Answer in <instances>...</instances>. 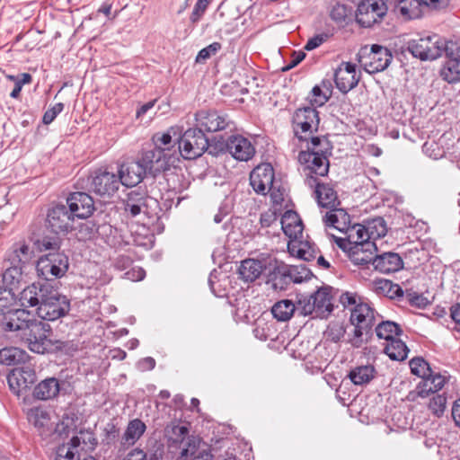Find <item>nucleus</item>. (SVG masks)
Returning <instances> with one entry per match:
<instances>
[{"label":"nucleus","instance_id":"nucleus-10","mask_svg":"<svg viewBox=\"0 0 460 460\" xmlns=\"http://www.w3.org/2000/svg\"><path fill=\"white\" fill-rule=\"evenodd\" d=\"M387 7L379 0H363L357 9L356 21L362 27L369 28L379 22L386 14Z\"/></svg>","mask_w":460,"mask_h":460},{"label":"nucleus","instance_id":"nucleus-45","mask_svg":"<svg viewBox=\"0 0 460 460\" xmlns=\"http://www.w3.org/2000/svg\"><path fill=\"white\" fill-rule=\"evenodd\" d=\"M346 332L347 329L343 322L332 321L328 324L323 334L326 340L337 343L345 336Z\"/></svg>","mask_w":460,"mask_h":460},{"label":"nucleus","instance_id":"nucleus-23","mask_svg":"<svg viewBox=\"0 0 460 460\" xmlns=\"http://www.w3.org/2000/svg\"><path fill=\"white\" fill-rule=\"evenodd\" d=\"M376 250L375 243H356L348 257L355 265L367 266L370 263L374 265Z\"/></svg>","mask_w":460,"mask_h":460},{"label":"nucleus","instance_id":"nucleus-63","mask_svg":"<svg viewBox=\"0 0 460 460\" xmlns=\"http://www.w3.org/2000/svg\"><path fill=\"white\" fill-rule=\"evenodd\" d=\"M254 336L261 341H267L271 338L270 325L265 323L257 322L253 329Z\"/></svg>","mask_w":460,"mask_h":460},{"label":"nucleus","instance_id":"nucleus-27","mask_svg":"<svg viewBox=\"0 0 460 460\" xmlns=\"http://www.w3.org/2000/svg\"><path fill=\"white\" fill-rule=\"evenodd\" d=\"M374 267L381 273L389 274L402 269L403 261L398 253L387 252L380 255H376Z\"/></svg>","mask_w":460,"mask_h":460},{"label":"nucleus","instance_id":"nucleus-29","mask_svg":"<svg viewBox=\"0 0 460 460\" xmlns=\"http://www.w3.org/2000/svg\"><path fill=\"white\" fill-rule=\"evenodd\" d=\"M280 224L284 234L290 239H296L303 233L302 220L299 215L293 210H288L284 213Z\"/></svg>","mask_w":460,"mask_h":460},{"label":"nucleus","instance_id":"nucleus-49","mask_svg":"<svg viewBox=\"0 0 460 460\" xmlns=\"http://www.w3.org/2000/svg\"><path fill=\"white\" fill-rule=\"evenodd\" d=\"M15 296L11 288H0V317L7 312L13 310Z\"/></svg>","mask_w":460,"mask_h":460},{"label":"nucleus","instance_id":"nucleus-13","mask_svg":"<svg viewBox=\"0 0 460 460\" xmlns=\"http://www.w3.org/2000/svg\"><path fill=\"white\" fill-rule=\"evenodd\" d=\"M119 176L107 171H96L92 177V190L102 197L112 196L119 188Z\"/></svg>","mask_w":460,"mask_h":460},{"label":"nucleus","instance_id":"nucleus-17","mask_svg":"<svg viewBox=\"0 0 460 460\" xmlns=\"http://www.w3.org/2000/svg\"><path fill=\"white\" fill-rule=\"evenodd\" d=\"M66 207L78 219L89 217L95 209L93 198L85 192L71 193L66 199Z\"/></svg>","mask_w":460,"mask_h":460},{"label":"nucleus","instance_id":"nucleus-31","mask_svg":"<svg viewBox=\"0 0 460 460\" xmlns=\"http://www.w3.org/2000/svg\"><path fill=\"white\" fill-rule=\"evenodd\" d=\"M168 437L169 447H177L182 450L183 447H188V441L192 438H197L194 436L189 435V429L186 426L172 424L166 429Z\"/></svg>","mask_w":460,"mask_h":460},{"label":"nucleus","instance_id":"nucleus-30","mask_svg":"<svg viewBox=\"0 0 460 460\" xmlns=\"http://www.w3.org/2000/svg\"><path fill=\"white\" fill-rule=\"evenodd\" d=\"M266 269L267 267L264 262L255 259H246L241 262L238 274L243 281L253 282Z\"/></svg>","mask_w":460,"mask_h":460},{"label":"nucleus","instance_id":"nucleus-38","mask_svg":"<svg viewBox=\"0 0 460 460\" xmlns=\"http://www.w3.org/2000/svg\"><path fill=\"white\" fill-rule=\"evenodd\" d=\"M375 332L379 339H384L389 342L391 340L395 339L396 336H400L402 331L401 327L394 322L381 321L380 323H376Z\"/></svg>","mask_w":460,"mask_h":460},{"label":"nucleus","instance_id":"nucleus-62","mask_svg":"<svg viewBox=\"0 0 460 460\" xmlns=\"http://www.w3.org/2000/svg\"><path fill=\"white\" fill-rule=\"evenodd\" d=\"M211 1L198 0L190 17L191 22L196 23L200 20Z\"/></svg>","mask_w":460,"mask_h":460},{"label":"nucleus","instance_id":"nucleus-54","mask_svg":"<svg viewBox=\"0 0 460 460\" xmlns=\"http://www.w3.org/2000/svg\"><path fill=\"white\" fill-rule=\"evenodd\" d=\"M101 226H97L93 221L83 223L79 226L78 234L79 239L90 240L93 239L97 234L100 236Z\"/></svg>","mask_w":460,"mask_h":460},{"label":"nucleus","instance_id":"nucleus-33","mask_svg":"<svg viewBox=\"0 0 460 460\" xmlns=\"http://www.w3.org/2000/svg\"><path fill=\"white\" fill-rule=\"evenodd\" d=\"M60 390L59 382L55 377L46 378L39 383L34 390L33 396L39 400H49L56 397Z\"/></svg>","mask_w":460,"mask_h":460},{"label":"nucleus","instance_id":"nucleus-43","mask_svg":"<svg viewBox=\"0 0 460 460\" xmlns=\"http://www.w3.org/2000/svg\"><path fill=\"white\" fill-rule=\"evenodd\" d=\"M148 205L154 206V210H157L159 208L158 201L147 195L145 192L135 190H131L128 193L127 199L124 202V205Z\"/></svg>","mask_w":460,"mask_h":460},{"label":"nucleus","instance_id":"nucleus-9","mask_svg":"<svg viewBox=\"0 0 460 460\" xmlns=\"http://www.w3.org/2000/svg\"><path fill=\"white\" fill-rule=\"evenodd\" d=\"M407 49L420 60H433L440 57L439 36L418 37L407 43Z\"/></svg>","mask_w":460,"mask_h":460},{"label":"nucleus","instance_id":"nucleus-46","mask_svg":"<svg viewBox=\"0 0 460 460\" xmlns=\"http://www.w3.org/2000/svg\"><path fill=\"white\" fill-rule=\"evenodd\" d=\"M33 252L31 250L29 245L22 243L19 247L13 249L12 254L9 257L11 264H18L22 267L28 263L32 258Z\"/></svg>","mask_w":460,"mask_h":460},{"label":"nucleus","instance_id":"nucleus-34","mask_svg":"<svg viewBox=\"0 0 460 460\" xmlns=\"http://www.w3.org/2000/svg\"><path fill=\"white\" fill-rule=\"evenodd\" d=\"M372 289L377 295H382L392 299L403 297L404 296L402 288L398 284H394L391 280L385 279H374L372 281Z\"/></svg>","mask_w":460,"mask_h":460},{"label":"nucleus","instance_id":"nucleus-60","mask_svg":"<svg viewBox=\"0 0 460 460\" xmlns=\"http://www.w3.org/2000/svg\"><path fill=\"white\" fill-rule=\"evenodd\" d=\"M349 8L346 4L336 3L330 11V17L335 22H343L348 15Z\"/></svg>","mask_w":460,"mask_h":460},{"label":"nucleus","instance_id":"nucleus-16","mask_svg":"<svg viewBox=\"0 0 460 460\" xmlns=\"http://www.w3.org/2000/svg\"><path fill=\"white\" fill-rule=\"evenodd\" d=\"M10 390L16 395L28 389L36 380V373L29 366L16 367L6 376Z\"/></svg>","mask_w":460,"mask_h":460},{"label":"nucleus","instance_id":"nucleus-20","mask_svg":"<svg viewBox=\"0 0 460 460\" xmlns=\"http://www.w3.org/2000/svg\"><path fill=\"white\" fill-rule=\"evenodd\" d=\"M305 182L308 186L315 185V196L318 205L323 208H332L336 206L338 199L336 191L328 183H321L317 181L314 174L306 173Z\"/></svg>","mask_w":460,"mask_h":460},{"label":"nucleus","instance_id":"nucleus-50","mask_svg":"<svg viewBox=\"0 0 460 460\" xmlns=\"http://www.w3.org/2000/svg\"><path fill=\"white\" fill-rule=\"evenodd\" d=\"M346 234H349L353 245L356 243H372L369 241L370 236L367 229L360 224L351 226Z\"/></svg>","mask_w":460,"mask_h":460},{"label":"nucleus","instance_id":"nucleus-26","mask_svg":"<svg viewBox=\"0 0 460 460\" xmlns=\"http://www.w3.org/2000/svg\"><path fill=\"white\" fill-rule=\"evenodd\" d=\"M178 136V128L171 127L165 132L155 133L152 140L156 149L164 150V153L169 155V157L172 158V155L175 152V145L178 144V140L180 139Z\"/></svg>","mask_w":460,"mask_h":460},{"label":"nucleus","instance_id":"nucleus-52","mask_svg":"<svg viewBox=\"0 0 460 460\" xmlns=\"http://www.w3.org/2000/svg\"><path fill=\"white\" fill-rule=\"evenodd\" d=\"M22 351L17 348L10 347L0 349V363L3 365H15L22 359Z\"/></svg>","mask_w":460,"mask_h":460},{"label":"nucleus","instance_id":"nucleus-7","mask_svg":"<svg viewBox=\"0 0 460 460\" xmlns=\"http://www.w3.org/2000/svg\"><path fill=\"white\" fill-rule=\"evenodd\" d=\"M68 267V256L64 252H55L40 256L36 269L39 276L46 280H53L63 277Z\"/></svg>","mask_w":460,"mask_h":460},{"label":"nucleus","instance_id":"nucleus-32","mask_svg":"<svg viewBox=\"0 0 460 460\" xmlns=\"http://www.w3.org/2000/svg\"><path fill=\"white\" fill-rule=\"evenodd\" d=\"M183 447L178 460H213L212 454L205 448H199V439L192 438Z\"/></svg>","mask_w":460,"mask_h":460},{"label":"nucleus","instance_id":"nucleus-24","mask_svg":"<svg viewBox=\"0 0 460 460\" xmlns=\"http://www.w3.org/2000/svg\"><path fill=\"white\" fill-rule=\"evenodd\" d=\"M447 382V378L439 373L433 370L430 375L424 376L416 386V392L419 397L426 398L430 394H435L441 390Z\"/></svg>","mask_w":460,"mask_h":460},{"label":"nucleus","instance_id":"nucleus-42","mask_svg":"<svg viewBox=\"0 0 460 460\" xmlns=\"http://www.w3.org/2000/svg\"><path fill=\"white\" fill-rule=\"evenodd\" d=\"M440 57L445 55L447 61H460V42L447 40L439 37Z\"/></svg>","mask_w":460,"mask_h":460},{"label":"nucleus","instance_id":"nucleus-15","mask_svg":"<svg viewBox=\"0 0 460 460\" xmlns=\"http://www.w3.org/2000/svg\"><path fill=\"white\" fill-rule=\"evenodd\" d=\"M250 184L256 193L267 194L274 185L273 167L270 164L256 166L250 173Z\"/></svg>","mask_w":460,"mask_h":460},{"label":"nucleus","instance_id":"nucleus-47","mask_svg":"<svg viewBox=\"0 0 460 460\" xmlns=\"http://www.w3.org/2000/svg\"><path fill=\"white\" fill-rule=\"evenodd\" d=\"M440 76L450 84L460 81V61H447L440 70Z\"/></svg>","mask_w":460,"mask_h":460},{"label":"nucleus","instance_id":"nucleus-19","mask_svg":"<svg viewBox=\"0 0 460 460\" xmlns=\"http://www.w3.org/2000/svg\"><path fill=\"white\" fill-rule=\"evenodd\" d=\"M146 174L147 172L137 159L122 164L118 176L120 184L126 187H134L140 183Z\"/></svg>","mask_w":460,"mask_h":460},{"label":"nucleus","instance_id":"nucleus-22","mask_svg":"<svg viewBox=\"0 0 460 460\" xmlns=\"http://www.w3.org/2000/svg\"><path fill=\"white\" fill-rule=\"evenodd\" d=\"M28 420L38 429L39 435L46 439L55 434L53 424L46 410L34 407L28 411Z\"/></svg>","mask_w":460,"mask_h":460},{"label":"nucleus","instance_id":"nucleus-51","mask_svg":"<svg viewBox=\"0 0 460 460\" xmlns=\"http://www.w3.org/2000/svg\"><path fill=\"white\" fill-rule=\"evenodd\" d=\"M411 372L421 379L427 375H430L432 369L429 364L420 357L413 358L409 362Z\"/></svg>","mask_w":460,"mask_h":460},{"label":"nucleus","instance_id":"nucleus-35","mask_svg":"<svg viewBox=\"0 0 460 460\" xmlns=\"http://www.w3.org/2000/svg\"><path fill=\"white\" fill-rule=\"evenodd\" d=\"M100 237L108 246L114 249H120L128 243L121 232L109 224L101 226Z\"/></svg>","mask_w":460,"mask_h":460},{"label":"nucleus","instance_id":"nucleus-6","mask_svg":"<svg viewBox=\"0 0 460 460\" xmlns=\"http://www.w3.org/2000/svg\"><path fill=\"white\" fill-rule=\"evenodd\" d=\"M178 149L185 159H195L201 156L209 147V142L199 128L187 129L178 140Z\"/></svg>","mask_w":460,"mask_h":460},{"label":"nucleus","instance_id":"nucleus-14","mask_svg":"<svg viewBox=\"0 0 460 460\" xmlns=\"http://www.w3.org/2000/svg\"><path fill=\"white\" fill-rule=\"evenodd\" d=\"M138 160L147 173L155 175L169 169L172 158L164 153V150L154 147L152 150L143 152Z\"/></svg>","mask_w":460,"mask_h":460},{"label":"nucleus","instance_id":"nucleus-61","mask_svg":"<svg viewBox=\"0 0 460 460\" xmlns=\"http://www.w3.org/2000/svg\"><path fill=\"white\" fill-rule=\"evenodd\" d=\"M296 255L305 261H310L315 258L316 252L307 242L300 243Z\"/></svg>","mask_w":460,"mask_h":460},{"label":"nucleus","instance_id":"nucleus-56","mask_svg":"<svg viewBox=\"0 0 460 460\" xmlns=\"http://www.w3.org/2000/svg\"><path fill=\"white\" fill-rule=\"evenodd\" d=\"M447 405V397L444 394L434 395L429 402V409L438 417L443 415Z\"/></svg>","mask_w":460,"mask_h":460},{"label":"nucleus","instance_id":"nucleus-64","mask_svg":"<svg viewBox=\"0 0 460 460\" xmlns=\"http://www.w3.org/2000/svg\"><path fill=\"white\" fill-rule=\"evenodd\" d=\"M63 109L64 104L62 102L56 103L52 108L46 111L42 118V122L46 125L50 124Z\"/></svg>","mask_w":460,"mask_h":460},{"label":"nucleus","instance_id":"nucleus-5","mask_svg":"<svg viewBox=\"0 0 460 460\" xmlns=\"http://www.w3.org/2000/svg\"><path fill=\"white\" fill-rule=\"evenodd\" d=\"M331 299L325 288H319L309 296L301 295L296 301L297 313L305 316L314 314V317H326L332 311Z\"/></svg>","mask_w":460,"mask_h":460},{"label":"nucleus","instance_id":"nucleus-53","mask_svg":"<svg viewBox=\"0 0 460 460\" xmlns=\"http://www.w3.org/2000/svg\"><path fill=\"white\" fill-rule=\"evenodd\" d=\"M61 242L58 237L45 236L41 240H38L36 243L37 249L40 252H60Z\"/></svg>","mask_w":460,"mask_h":460},{"label":"nucleus","instance_id":"nucleus-4","mask_svg":"<svg viewBox=\"0 0 460 460\" xmlns=\"http://www.w3.org/2000/svg\"><path fill=\"white\" fill-rule=\"evenodd\" d=\"M332 146L326 137H313L306 151H301L298 160L305 164L307 173L325 176L329 172V155H332Z\"/></svg>","mask_w":460,"mask_h":460},{"label":"nucleus","instance_id":"nucleus-40","mask_svg":"<svg viewBox=\"0 0 460 460\" xmlns=\"http://www.w3.org/2000/svg\"><path fill=\"white\" fill-rule=\"evenodd\" d=\"M334 82L336 87L342 93H347L358 85V77L357 75H350L347 72H339L335 70Z\"/></svg>","mask_w":460,"mask_h":460},{"label":"nucleus","instance_id":"nucleus-3","mask_svg":"<svg viewBox=\"0 0 460 460\" xmlns=\"http://www.w3.org/2000/svg\"><path fill=\"white\" fill-rule=\"evenodd\" d=\"M382 316L368 304L358 303L351 310L349 322L353 325L352 332L348 333L347 343L353 348H361L373 336V327Z\"/></svg>","mask_w":460,"mask_h":460},{"label":"nucleus","instance_id":"nucleus-48","mask_svg":"<svg viewBox=\"0 0 460 460\" xmlns=\"http://www.w3.org/2000/svg\"><path fill=\"white\" fill-rule=\"evenodd\" d=\"M288 271L289 279L294 283H302L310 279L313 276L312 271L303 263L288 266Z\"/></svg>","mask_w":460,"mask_h":460},{"label":"nucleus","instance_id":"nucleus-2","mask_svg":"<svg viewBox=\"0 0 460 460\" xmlns=\"http://www.w3.org/2000/svg\"><path fill=\"white\" fill-rule=\"evenodd\" d=\"M21 305L36 307L40 318L55 321L66 315L70 310V302L49 284H35L25 288L20 295Z\"/></svg>","mask_w":460,"mask_h":460},{"label":"nucleus","instance_id":"nucleus-41","mask_svg":"<svg viewBox=\"0 0 460 460\" xmlns=\"http://www.w3.org/2000/svg\"><path fill=\"white\" fill-rule=\"evenodd\" d=\"M146 429V424L141 420L135 419L129 421L124 433L123 439L126 441V443L133 445L141 438Z\"/></svg>","mask_w":460,"mask_h":460},{"label":"nucleus","instance_id":"nucleus-55","mask_svg":"<svg viewBox=\"0 0 460 460\" xmlns=\"http://www.w3.org/2000/svg\"><path fill=\"white\" fill-rule=\"evenodd\" d=\"M125 211L129 213L131 217H136L140 214H144L148 217H152L156 215V210H154V206L148 205H125Z\"/></svg>","mask_w":460,"mask_h":460},{"label":"nucleus","instance_id":"nucleus-59","mask_svg":"<svg viewBox=\"0 0 460 460\" xmlns=\"http://www.w3.org/2000/svg\"><path fill=\"white\" fill-rule=\"evenodd\" d=\"M406 301L412 306L418 308H425L429 304V300L422 295L413 291H407L404 296Z\"/></svg>","mask_w":460,"mask_h":460},{"label":"nucleus","instance_id":"nucleus-25","mask_svg":"<svg viewBox=\"0 0 460 460\" xmlns=\"http://www.w3.org/2000/svg\"><path fill=\"white\" fill-rule=\"evenodd\" d=\"M270 267L267 282L270 283L274 289H285L291 282L288 265L275 260L273 263L270 262Z\"/></svg>","mask_w":460,"mask_h":460},{"label":"nucleus","instance_id":"nucleus-8","mask_svg":"<svg viewBox=\"0 0 460 460\" xmlns=\"http://www.w3.org/2000/svg\"><path fill=\"white\" fill-rule=\"evenodd\" d=\"M319 123V112L312 106L296 109L292 117L294 134L300 140L305 139L306 134L317 131Z\"/></svg>","mask_w":460,"mask_h":460},{"label":"nucleus","instance_id":"nucleus-58","mask_svg":"<svg viewBox=\"0 0 460 460\" xmlns=\"http://www.w3.org/2000/svg\"><path fill=\"white\" fill-rule=\"evenodd\" d=\"M328 99L329 97L323 93L322 89L317 85L312 89L310 95L307 97L312 107H321L327 102Z\"/></svg>","mask_w":460,"mask_h":460},{"label":"nucleus","instance_id":"nucleus-18","mask_svg":"<svg viewBox=\"0 0 460 460\" xmlns=\"http://www.w3.org/2000/svg\"><path fill=\"white\" fill-rule=\"evenodd\" d=\"M367 59L364 63L366 71L369 74H375L386 69L393 59V56L387 48L373 44Z\"/></svg>","mask_w":460,"mask_h":460},{"label":"nucleus","instance_id":"nucleus-44","mask_svg":"<svg viewBox=\"0 0 460 460\" xmlns=\"http://www.w3.org/2000/svg\"><path fill=\"white\" fill-rule=\"evenodd\" d=\"M22 276V267L18 264H11L3 273V282L6 285V288H17Z\"/></svg>","mask_w":460,"mask_h":460},{"label":"nucleus","instance_id":"nucleus-12","mask_svg":"<svg viewBox=\"0 0 460 460\" xmlns=\"http://www.w3.org/2000/svg\"><path fill=\"white\" fill-rule=\"evenodd\" d=\"M75 220L70 209L63 204L54 206L49 209L47 215L48 227L57 234H65L71 231L74 228Z\"/></svg>","mask_w":460,"mask_h":460},{"label":"nucleus","instance_id":"nucleus-28","mask_svg":"<svg viewBox=\"0 0 460 460\" xmlns=\"http://www.w3.org/2000/svg\"><path fill=\"white\" fill-rule=\"evenodd\" d=\"M323 222L326 226L333 227L341 232H347L351 226L350 217L342 208H331L323 217Z\"/></svg>","mask_w":460,"mask_h":460},{"label":"nucleus","instance_id":"nucleus-21","mask_svg":"<svg viewBox=\"0 0 460 460\" xmlns=\"http://www.w3.org/2000/svg\"><path fill=\"white\" fill-rule=\"evenodd\" d=\"M197 125L208 132L223 130L228 127L226 116L220 115L216 111H199L196 113Z\"/></svg>","mask_w":460,"mask_h":460},{"label":"nucleus","instance_id":"nucleus-36","mask_svg":"<svg viewBox=\"0 0 460 460\" xmlns=\"http://www.w3.org/2000/svg\"><path fill=\"white\" fill-rule=\"evenodd\" d=\"M375 372L376 370L371 365L358 366L349 371L348 376L354 385H362L374 378Z\"/></svg>","mask_w":460,"mask_h":460},{"label":"nucleus","instance_id":"nucleus-37","mask_svg":"<svg viewBox=\"0 0 460 460\" xmlns=\"http://www.w3.org/2000/svg\"><path fill=\"white\" fill-rule=\"evenodd\" d=\"M295 312H297V303L295 305L288 299L277 302L271 308L272 315L280 322L289 320Z\"/></svg>","mask_w":460,"mask_h":460},{"label":"nucleus","instance_id":"nucleus-1","mask_svg":"<svg viewBox=\"0 0 460 460\" xmlns=\"http://www.w3.org/2000/svg\"><path fill=\"white\" fill-rule=\"evenodd\" d=\"M0 325L6 332H16V336L23 341L30 350L44 354L53 346L60 350L66 348L67 343L59 340H51L50 325L37 320L29 311L14 308L0 318Z\"/></svg>","mask_w":460,"mask_h":460},{"label":"nucleus","instance_id":"nucleus-39","mask_svg":"<svg viewBox=\"0 0 460 460\" xmlns=\"http://www.w3.org/2000/svg\"><path fill=\"white\" fill-rule=\"evenodd\" d=\"M385 353L392 359L397 361L404 360L409 353V349L406 344L400 339H394L387 342L385 349Z\"/></svg>","mask_w":460,"mask_h":460},{"label":"nucleus","instance_id":"nucleus-11","mask_svg":"<svg viewBox=\"0 0 460 460\" xmlns=\"http://www.w3.org/2000/svg\"><path fill=\"white\" fill-rule=\"evenodd\" d=\"M219 152L229 153L235 160L247 162L255 155L253 144L242 135H232L220 144Z\"/></svg>","mask_w":460,"mask_h":460},{"label":"nucleus","instance_id":"nucleus-57","mask_svg":"<svg viewBox=\"0 0 460 460\" xmlns=\"http://www.w3.org/2000/svg\"><path fill=\"white\" fill-rule=\"evenodd\" d=\"M221 49V44L219 42H213L206 48L200 49L196 57L197 63H203L207 59L215 56Z\"/></svg>","mask_w":460,"mask_h":460}]
</instances>
